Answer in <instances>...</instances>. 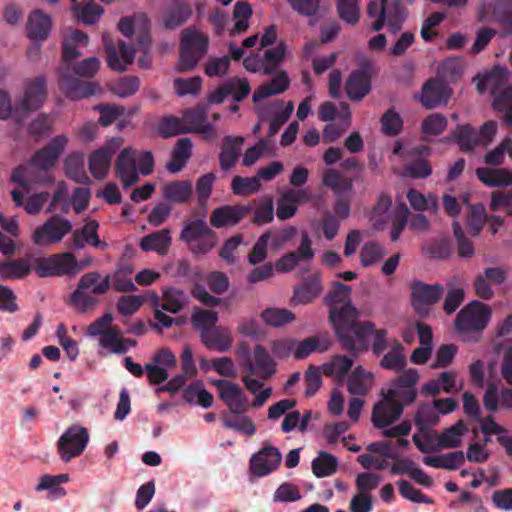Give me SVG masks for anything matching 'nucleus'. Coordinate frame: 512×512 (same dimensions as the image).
<instances>
[{
  "label": "nucleus",
  "mask_w": 512,
  "mask_h": 512,
  "mask_svg": "<svg viewBox=\"0 0 512 512\" xmlns=\"http://www.w3.org/2000/svg\"><path fill=\"white\" fill-rule=\"evenodd\" d=\"M64 168L66 175L69 179L80 183V184H88L90 183V178L86 174L84 170V162L82 154H71L69 155L64 162Z\"/></svg>",
  "instance_id": "40"
},
{
  "label": "nucleus",
  "mask_w": 512,
  "mask_h": 512,
  "mask_svg": "<svg viewBox=\"0 0 512 512\" xmlns=\"http://www.w3.org/2000/svg\"><path fill=\"white\" fill-rule=\"evenodd\" d=\"M403 346L396 342L390 351H388L380 361V366L386 370L400 372L406 367L407 361L403 354Z\"/></svg>",
  "instance_id": "43"
},
{
  "label": "nucleus",
  "mask_w": 512,
  "mask_h": 512,
  "mask_svg": "<svg viewBox=\"0 0 512 512\" xmlns=\"http://www.w3.org/2000/svg\"><path fill=\"white\" fill-rule=\"evenodd\" d=\"M214 385L217 387L220 399L231 413L242 414L249 409L248 398L238 384L227 380H216Z\"/></svg>",
  "instance_id": "12"
},
{
  "label": "nucleus",
  "mask_w": 512,
  "mask_h": 512,
  "mask_svg": "<svg viewBox=\"0 0 512 512\" xmlns=\"http://www.w3.org/2000/svg\"><path fill=\"white\" fill-rule=\"evenodd\" d=\"M31 268L40 278L69 275L76 272L77 260L70 252L57 253L34 258Z\"/></svg>",
  "instance_id": "6"
},
{
  "label": "nucleus",
  "mask_w": 512,
  "mask_h": 512,
  "mask_svg": "<svg viewBox=\"0 0 512 512\" xmlns=\"http://www.w3.org/2000/svg\"><path fill=\"white\" fill-rule=\"evenodd\" d=\"M88 442L89 434L85 427L79 424L68 427L57 441V451L60 459L69 462L80 456Z\"/></svg>",
  "instance_id": "7"
},
{
  "label": "nucleus",
  "mask_w": 512,
  "mask_h": 512,
  "mask_svg": "<svg viewBox=\"0 0 512 512\" xmlns=\"http://www.w3.org/2000/svg\"><path fill=\"white\" fill-rule=\"evenodd\" d=\"M338 16L344 22L355 25L360 19L358 0H335Z\"/></svg>",
  "instance_id": "51"
},
{
  "label": "nucleus",
  "mask_w": 512,
  "mask_h": 512,
  "mask_svg": "<svg viewBox=\"0 0 512 512\" xmlns=\"http://www.w3.org/2000/svg\"><path fill=\"white\" fill-rule=\"evenodd\" d=\"M261 317L267 325L272 327L283 326L295 319L294 313L286 308H267L262 312Z\"/></svg>",
  "instance_id": "50"
},
{
  "label": "nucleus",
  "mask_w": 512,
  "mask_h": 512,
  "mask_svg": "<svg viewBox=\"0 0 512 512\" xmlns=\"http://www.w3.org/2000/svg\"><path fill=\"white\" fill-rule=\"evenodd\" d=\"M329 348V341L320 342L316 336H311L303 341L296 343L294 357L296 359H305L315 351L324 352Z\"/></svg>",
  "instance_id": "48"
},
{
  "label": "nucleus",
  "mask_w": 512,
  "mask_h": 512,
  "mask_svg": "<svg viewBox=\"0 0 512 512\" xmlns=\"http://www.w3.org/2000/svg\"><path fill=\"white\" fill-rule=\"evenodd\" d=\"M46 81L43 76H38L29 81L21 102L22 110L26 112L38 110L46 99Z\"/></svg>",
  "instance_id": "23"
},
{
  "label": "nucleus",
  "mask_w": 512,
  "mask_h": 512,
  "mask_svg": "<svg viewBox=\"0 0 512 512\" xmlns=\"http://www.w3.org/2000/svg\"><path fill=\"white\" fill-rule=\"evenodd\" d=\"M218 319L219 315L217 311L196 308L192 313L191 323L193 327L199 331L200 335H202V331L215 326Z\"/></svg>",
  "instance_id": "52"
},
{
  "label": "nucleus",
  "mask_w": 512,
  "mask_h": 512,
  "mask_svg": "<svg viewBox=\"0 0 512 512\" xmlns=\"http://www.w3.org/2000/svg\"><path fill=\"white\" fill-rule=\"evenodd\" d=\"M450 96L449 87L438 79H429L422 87L420 102L427 109L446 104Z\"/></svg>",
  "instance_id": "20"
},
{
  "label": "nucleus",
  "mask_w": 512,
  "mask_h": 512,
  "mask_svg": "<svg viewBox=\"0 0 512 512\" xmlns=\"http://www.w3.org/2000/svg\"><path fill=\"white\" fill-rule=\"evenodd\" d=\"M59 87L66 97L72 100L86 98L94 94L93 85L74 77L69 67L59 70Z\"/></svg>",
  "instance_id": "17"
},
{
  "label": "nucleus",
  "mask_w": 512,
  "mask_h": 512,
  "mask_svg": "<svg viewBox=\"0 0 512 512\" xmlns=\"http://www.w3.org/2000/svg\"><path fill=\"white\" fill-rule=\"evenodd\" d=\"M491 310L480 301H472L463 307L456 316L455 329L460 334L481 333L488 325Z\"/></svg>",
  "instance_id": "5"
},
{
  "label": "nucleus",
  "mask_w": 512,
  "mask_h": 512,
  "mask_svg": "<svg viewBox=\"0 0 512 512\" xmlns=\"http://www.w3.org/2000/svg\"><path fill=\"white\" fill-rule=\"evenodd\" d=\"M262 187L259 177L235 176L231 181V189L235 195L249 196L257 193Z\"/></svg>",
  "instance_id": "46"
},
{
  "label": "nucleus",
  "mask_w": 512,
  "mask_h": 512,
  "mask_svg": "<svg viewBox=\"0 0 512 512\" xmlns=\"http://www.w3.org/2000/svg\"><path fill=\"white\" fill-rule=\"evenodd\" d=\"M351 287L341 282H334L332 288L325 296V302L330 306L329 319L331 320L332 309L340 310L346 304H351L350 301Z\"/></svg>",
  "instance_id": "37"
},
{
  "label": "nucleus",
  "mask_w": 512,
  "mask_h": 512,
  "mask_svg": "<svg viewBox=\"0 0 512 512\" xmlns=\"http://www.w3.org/2000/svg\"><path fill=\"white\" fill-rule=\"evenodd\" d=\"M290 85V79L286 72L282 71L273 77L270 81L260 85L255 89L252 99L259 102L267 97L285 92Z\"/></svg>",
  "instance_id": "28"
},
{
  "label": "nucleus",
  "mask_w": 512,
  "mask_h": 512,
  "mask_svg": "<svg viewBox=\"0 0 512 512\" xmlns=\"http://www.w3.org/2000/svg\"><path fill=\"white\" fill-rule=\"evenodd\" d=\"M479 93L489 90L493 96L492 106L494 109H503L505 103L512 97V86L508 84L509 72L507 68L494 66L484 75H477L474 81Z\"/></svg>",
  "instance_id": "4"
},
{
  "label": "nucleus",
  "mask_w": 512,
  "mask_h": 512,
  "mask_svg": "<svg viewBox=\"0 0 512 512\" xmlns=\"http://www.w3.org/2000/svg\"><path fill=\"white\" fill-rule=\"evenodd\" d=\"M466 433H468V426L462 419H460L454 425L444 429L441 434H438L437 432L433 434L424 433L423 437L428 442H432L437 439V449H450L459 447L462 443V437Z\"/></svg>",
  "instance_id": "19"
},
{
  "label": "nucleus",
  "mask_w": 512,
  "mask_h": 512,
  "mask_svg": "<svg viewBox=\"0 0 512 512\" xmlns=\"http://www.w3.org/2000/svg\"><path fill=\"white\" fill-rule=\"evenodd\" d=\"M113 285L117 292H132L137 290V287L129 277L117 275V273L108 274L98 285L91 291L94 295L105 294Z\"/></svg>",
  "instance_id": "35"
},
{
  "label": "nucleus",
  "mask_w": 512,
  "mask_h": 512,
  "mask_svg": "<svg viewBox=\"0 0 512 512\" xmlns=\"http://www.w3.org/2000/svg\"><path fill=\"white\" fill-rule=\"evenodd\" d=\"M229 56L209 57L204 66V72L209 77H221L226 74L230 67Z\"/></svg>",
  "instance_id": "63"
},
{
  "label": "nucleus",
  "mask_w": 512,
  "mask_h": 512,
  "mask_svg": "<svg viewBox=\"0 0 512 512\" xmlns=\"http://www.w3.org/2000/svg\"><path fill=\"white\" fill-rule=\"evenodd\" d=\"M169 229H162L144 236L140 241V248L143 251H155L159 255H165L171 244Z\"/></svg>",
  "instance_id": "34"
},
{
  "label": "nucleus",
  "mask_w": 512,
  "mask_h": 512,
  "mask_svg": "<svg viewBox=\"0 0 512 512\" xmlns=\"http://www.w3.org/2000/svg\"><path fill=\"white\" fill-rule=\"evenodd\" d=\"M323 184L330 188L335 194L348 192L353 187V180L343 177L341 173L335 169H327L323 173Z\"/></svg>",
  "instance_id": "41"
},
{
  "label": "nucleus",
  "mask_w": 512,
  "mask_h": 512,
  "mask_svg": "<svg viewBox=\"0 0 512 512\" xmlns=\"http://www.w3.org/2000/svg\"><path fill=\"white\" fill-rule=\"evenodd\" d=\"M452 251L450 240L445 238L429 240L422 247L423 255L430 259H446Z\"/></svg>",
  "instance_id": "42"
},
{
  "label": "nucleus",
  "mask_w": 512,
  "mask_h": 512,
  "mask_svg": "<svg viewBox=\"0 0 512 512\" xmlns=\"http://www.w3.org/2000/svg\"><path fill=\"white\" fill-rule=\"evenodd\" d=\"M187 129L188 126H185L183 120L176 116H165L158 123V132L163 138L189 133Z\"/></svg>",
  "instance_id": "54"
},
{
  "label": "nucleus",
  "mask_w": 512,
  "mask_h": 512,
  "mask_svg": "<svg viewBox=\"0 0 512 512\" xmlns=\"http://www.w3.org/2000/svg\"><path fill=\"white\" fill-rule=\"evenodd\" d=\"M432 173L430 163L423 158H417L404 167V175L414 179L427 178Z\"/></svg>",
  "instance_id": "61"
},
{
  "label": "nucleus",
  "mask_w": 512,
  "mask_h": 512,
  "mask_svg": "<svg viewBox=\"0 0 512 512\" xmlns=\"http://www.w3.org/2000/svg\"><path fill=\"white\" fill-rule=\"evenodd\" d=\"M254 360L247 358L245 368L262 379H269L276 373V363L268 350L262 345H256L253 350Z\"/></svg>",
  "instance_id": "16"
},
{
  "label": "nucleus",
  "mask_w": 512,
  "mask_h": 512,
  "mask_svg": "<svg viewBox=\"0 0 512 512\" xmlns=\"http://www.w3.org/2000/svg\"><path fill=\"white\" fill-rule=\"evenodd\" d=\"M384 256L383 247L377 242H367L360 251L361 264L364 267L378 263Z\"/></svg>",
  "instance_id": "60"
},
{
  "label": "nucleus",
  "mask_w": 512,
  "mask_h": 512,
  "mask_svg": "<svg viewBox=\"0 0 512 512\" xmlns=\"http://www.w3.org/2000/svg\"><path fill=\"white\" fill-rule=\"evenodd\" d=\"M373 384V375L363 369L356 367L347 380L348 392L356 396H365Z\"/></svg>",
  "instance_id": "33"
},
{
  "label": "nucleus",
  "mask_w": 512,
  "mask_h": 512,
  "mask_svg": "<svg viewBox=\"0 0 512 512\" xmlns=\"http://www.w3.org/2000/svg\"><path fill=\"white\" fill-rule=\"evenodd\" d=\"M202 78L194 76L191 78H176L174 80V88L176 94L180 97L185 95H198L202 88Z\"/></svg>",
  "instance_id": "59"
},
{
  "label": "nucleus",
  "mask_w": 512,
  "mask_h": 512,
  "mask_svg": "<svg viewBox=\"0 0 512 512\" xmlns=\"http://www.w3.org/2000/svg\"><path fill=\"white\" fill-rule=\"evenodd\" d=\"M282 460L279 450L271 445L264 446L250 459L251 472L259 477L266 476L278 468Z\"/></svg>",
  "instance_id": "15"
},
{
  "label": "nucleus",
  "mask_w": 512,
  "mask_h": 512,
  "mask_svg": "<svg viewBox=\"0 0 512 512\" xmlns=\"http://www.w3.org/2000/svg\"><path fill=\"white\" fill-rule=\"evenodd\" d=\"M145 298L140 295H124L118 299L116 308L123 316L135 314L144 304Z\"/></svg>",
  "instance_id": "62"
},
{
  "label": "nucleus",
  "mask_w": 512,
  "mask_h": 512,
  "mask_svg": "<svg viewBox=\"0 0 512 512\" xmlns=\"http://www.w3.org/2000/svg\"><path fill=\"white\" fill-rule=\"evenodd\" d=\"M476 176L489 187H502L512 185V171L507 168H477Z\"/></svg>",
  "instance_id": "32"
},
{
  "label": "nucleus",
  "mask_w": 512,
  "mask_h": 512,
  "mask_svg": "<svg viewBox=\"0 0 512 512\" xmlns=\"http://www.w3.org/2000/svg\"><path fill=\"white\" fill-rule=\"evenodd\" d=\"M72 10L83 23L88 25L96 23L103 14V8L93 1L84 5L75 4Z\"/></svg>",
  "instance_id": "55"
},
{
  "label": "nucleus",
  "mask_w": 512,
  "mask_h": 512,
  "mask_svg": "<svg viewBox=\"0 0 512 512\" xmlns=\"http://www.w3.org/2000/svg\"><path fill=\"white\" fill-rule=\"evenodd\" d=\"M192 13V7L187 0H173L163 14V26L168 30H174L185 24Z\"/></svg>",
  "instance_id": "24"
},
{
  "label": "nucleus",
  "mask_w": 512,
  "mask_h": 512,
  "mask_svg": "<svg viewBox=\"0 0 512 512\" xmlns=\"http://www.w3.org/2000/svg\"><path fill=\"white\" fill-rule=\"evenodd\" d=\"M118 148V140L112 139L89 156V170L95 178L102 179L106 177L112 156Z\"/></svg>",
  "instance_id": "18"
},
{
  "label": "nucleus",
  "mask_w": 512,
  "mask_h": 512,
  "mask_svg": "<svg viewBox=\"0 0 512 512\" xmlns=\"http://www.w3.org/2000/svg\"><path fill=\"white\" fill-rule=\"evenodd\" d=\"M192 195V185L189 181H173L163 187V196L174 203H186Z\"/></svg>",
  "instance_id": "38"
},
{
  "label": "nucleus",
  "mask_w": 512,
  "mask_h": 512,
  "mask_svg": "<svg viewBox=\"0 0 512 512\" xmlns=\"http://www.w3.org/2000/svg\"><path fill=\"white\" fill-rule=\"evenodd\" d=\"M358 315L357 309L350 304H346L339 311L332 309L331 323L337 340L343 349L358 357L360 352L368 349L369 338L373 336L372 352L380 355L388 347L387 330H376L370 321H357Z\"/></svg>",
  "instance_id": "1"
},
{
  "label": "nucleus",
  "mask_w": 512,
  "mask_h": 512,
  "mask_svg": "<svg viewBox=\"0 0 512 512\" xmlns=\"http://www.w3.org/2000/svg\"><path fill=\"white\" fill-rule=\"evenodd\" d=\"M493 16L501 24L504 34L512 33V0H497Z\"/></svg>",
  "instance_id": "49"
},
{
  "label": "nucleus",
  "mask_w": 512,
  "mask_h": 512,
  "mask_svg": "<svg viewBox=\"0 0 512 512\" xmlns=\"http://www.w3.org/2000/svg\"><path fill=\"white\" fill-rule=\"evenodd\" d=\"M52 27V21L48 14L40 9L32 11L28 16L26 32L28 38L34 41L47 39Z\"/></svg>",
  "instance_id": "25"
},
{
  "label": "nucleus",
  "mask_w": 512,
  "mask_h": 512,
  "mask_svg": "<svg viewBox=\"0 0 512 512\" xmlns=\"http://www.w3.org/2000/svg\"><path fill=\"white\" fill-rule=\"evenodd\" d=\"M487 213L482 203L470 205L469 214L466 216V226L473 236H478L487 222Z\"/></svg>",
  "instance_id": "47"
},
{
  "label": "nucleus",
  "mask_w": 512,
  "mask_h": 512,
  "mask_svg": "<svg viewBox=\"0 0 512 512\" xmlns=\"http://www.w3.org/2000/svg\"><path fill=\"white\" fill-rule=\"evenodd\" d=\"M440 421L438 412L434 407L422 405L415 415V424L421 432H426Z\"/></svg>",
  "instance_id": "56"
},
{
  "label": "nucleus",
  "mask_w": 512,
  "mask_h": 512,
  "mask_svg": "<svg viewBox=\"0 0 512 512\" xmlns=\"http://www.w3.org/2000/svg\"><path fill=\"white\" fill-rule=\"evenodd\" d=\"M67 142L68 138L65 135L54 137L45 147L33 154L30 164L38 170L47 172L55 166Z\"/></svg>",
  "instance_id": "13"
},
{
  "label": "nucleus",
  "mask_w": 512,
  "mask_h": 512,
  "mask_svg": "<svg viewBox=\"0 0 512 512\" xmlns=\"http://www.w3.org/2000/svg\"><path fill=\"white\" fill-rule=\"evenodd\" d=\"M354 356L334 355L331 360L322 365V372L327 377L336 376L338 381H342L352 368Z\"/></svg>",
  "instance_id": "36"
},
{
  "label": "nucleus",
  "mask_w": 512,
  "mask_h": 512,
  "mask_svg": "<svg viewBox=\"0 0 512 512\" xmlns=\"http://www.w3.org/2000/svg\"><path fill=\"white\" fill-rule=\"evenodd\" d=\"M202 344L210 349L217 352H227L232 347L233 338L231 331L224 326H213L209 329H204L202 335H200Z\"/></svg>",
  "instance_id": "21"
},
{
  "label": "nucleus",
  "mask_w": 512,
  "mask_h": 512,
  "mask_svg": "<svg viewBox=\"0 0 512 512\" xmlns=\"http://www.w3.org/2000/svg\"><path fill=\"white\" fill-rule=\"evenodd\" d=\"M252 210V205H223L211 212L210 224L217 229L235 226L250 214Z\"/></svg>",
  "instance_id": "14"
},
{
  "label": "nucleus",
  "mask_w": 512,
  "mask_h": 512,
  "mask_svg": "<svg viewBox=\"0 0 512 512\" xmlns=\"http://www.w3.org/2000/svg\"><path fill=\"white\" fill-rule=\"evenodd\" d=\"M99 344L102 348L110 349L112 353L124 354L128 350L125 341L120 337V331L117 327L111 328L99 338Z\"/></svg>",
  "instance_id": "53"
},
{
  "label": "nucleus",
  "mask_w": 512,
  "mask_h": 512,
  "mask_svg": "<svg viewBox=\"0 0 512 512\" xmlns=\"http://www.w3.org/2000/svg\"><path fill=\"white\" fill-rule=\"evenodd\" d=\"M208 45L209 37L205 33L194 27L182 30L177 70L181 73L193 71L207 54Z\"/></svg>",
  "instance_id": "3"
},
{
  "label": "nucleus",
  "mask_w": 512,
  "mask_h": 512,
  "mask_svg": "<svg viewBox=\"0 0 512 512\" xmlns=\"http://www.w3.org/2000/svg\"><path fill=\"white\" fill-rule=\"evenodd\" d=\"M410 289L412 307L420 317H427L431 307L441 299L444 293L443 285L427 284L421 280L412 281Z\"/></svg>",
  "instance_id": "8"
},
{
  "label": "nucleus",
  "mask_w": 512,
  "mask_h": 512,
  "mask_svg": "<svg viewBox=\"0 0 512 512\" xmlns=\"http://www.w3.org/2000/svg\"><path fill=\"white\" fill-rule=\"evenodd\" d=\"M380 123L385 135L397 136L402 131L403 120L393 107L382 115Z\"/></svg>",
  "instance_id": "57"
},
{
  "label": "nucleus",
  "mask_w": 512,
  "mask_h": 512,
  "mask_svg": "<svg viewBox=\"0 0 512 512\" xmlns=\"http://www.w3.org/2000/svg\"><path fill=\"white\" fill-rule=\"evenodd\" d=\"M184 302L185 294L181 290L170 288L163 294L161 308L164 311L176 314L183 309Z\"/></svg>",
  "instance_id": "58"
},
{
  "label": "nucleus",
  "mask_w": 512,
  "mask_h": 512,
  "mask_svg": "<svg viewBox=\"0 0 512 512\" xmlns=\"http://www.w3.org/2000/svg\"><path fill=\"white\" fill-rule=\"evenodd\" d=\"M244 137L242 136H225L222 141L221 152L219 155L220 167L224 171H228L238 161L241 154Z\"/></svg>",
  "instance_id": "26"
},
{
  "label": "nucleus",
  "mask_w": 512,
  "mask_h": 512,
  "mask_svg": "<svg viewBox=\"0 0 512 512\" xmlns=\"http://www.w3.org/2000/svg\"><path fill=\"white\" fill-rule=\"evenodd\" d=\"M416 397V389H408L391 383L387 393L373 407V425L378 429L386 428L400 418L404 406L412 404Z\"/></svg>",
  "instance_id": "2"
},
{
  "label": "nucleus",
  "mask_w": 512,
  "mask_h": 512,
  "mask_svg": "<svg viewBox=\"0 0 512 512\" xmlns=\"http://www.w3.org/2000/svg\"><path fill=\"white\" fill-rule=\"evenodd\" d=\"M490 209L492 211L504 209L509 216H512V188L507 192L493 191L491 193Z\"/></svg>",
  "instance_id": "64"
},
{
  "label": "nucleus",
  "mask_w": 512,
  "mask_h": 512,
  "mask_svg": "<svg viewBox=\"0 0 512 512\" xmlns=\"http://www.w3.org/2000/svg\"><path fill=\"white\" fill-rule=\"evenodd\" d=\"M31 270L29 258L3 261L0 263V279L5 281L23 279L30 274Z\"/></svg>",
  "instance_id": "31"
},
{
  "label": "nucleus",
  "mask_w": 512,
  "mask_h": 512,
  "mask_svg": "<svg viewBox=\"0 0 512 512\" xmlns=\"http://www.w3.org/2000/svg\"><path fill=\"white\" fill-rule=\"evenodd\" d=\"M192 141L189 138H180L171 154V160L167 163L166 168L170 173H178L186 165L192 153Z\"/></svg>",
  "instance_id": "29"
},
{
  "label": "nucleus",
  "mask_w": 512,
  "mask_h": 512,
  "mask_svg": "<svg viewBox=\"0 0 512 512\" xmlns=\"http://www.w3.org/2000/svg\"><path fill=\"white\" fill-rule=\"evenodd\" d=\"M88 42V35L77 29L72 30L71 33L64 38L62 43V60L67 67L82 55L78 49L79 46H87Z\"/></svg>",
  "instance_id": "27"
},
{
  "label": "nucleus",
  "mask_w": 512,
  "mask_h": 512,
  "mask_svg": "<svg viewBox=\"0 0 512 512\" xmlns=\"http://www.w3.org/2000/svg\"><path fill=\"white\" fill-rule=\"evenodd\" d=\"M115 171L124 187H130L138 182L136 158L131 148H125L120 152L115 162Z\"/></svg>",
  "instance_id": "22"
},
{
  "label": "nucleus",
  "mask_w": 512,
  "mask_h": 512,
  "mask_svg": "<svg viewBox=\"0 0 512 512\" xmlns=\"http://www.w3.org/2000/svg\"><path fill=\"white\" fill-rule=\"evenodd\" d=\"M372 64L366 60L360 69L352 71L345 83L347 97L352 101L362 100L371 90Z\"/></svg>",
  "instance_id": "11"
},
{
  "label": "nucleus",
  "mask_w": 512,
  "mask_h": 512,
  "mask_svg": "<svg viewBox=\"0 0 512 512\" xmlns=\"http://www.w3.org/2000/svg\"><path fill=\"white\" fill-rule=\"evenodd\" d=\"M215 233L208 227L207 223L203 219H197L185 223L181 234L180 240L186 243H192L199 238L214 236Z\"/></svg>",
  "instance_id": "39"
},
{
  "label": "nucleus",
  "mask_w": 512,
  "mask_h": 512,
  "mask_svg": "<svg viewBox=\"0 0 512 512\" xmlns=\"http://www.w3.org/2000/svg\"><path fill=\"white\" fill-rule=\"evenodd\" d=\"M71 231L72 223L68 219L56 214L34 230L32 241L37 246L47 247L59 243Z\"/></svg>",
  "instance_id": "9"
},
{
  "label": "nucleus",
  "mask_w": 512,
  "mask_h": 512,
  "mask_svg": "<svg viewBox=\"0 0 512 512\" xmlns=\"http://www.w3.org/2000/svg\"><path fill=\"white\" fill-rule=\"evenodd\" d=\"M453 137L463 152L472 151L480 143L479 135L470 125H459L453 132Z\"/></svg>",
  "instance_id": "44"
},
{
  "label": "nucleus",
  "mask_w": 512,
  "mask_h": 512,
  "mask_svg": "<svg viewBox=\"0 0 512 512\" xmlns=\"http://www.w3.org/2000/svg\"><path fill=\"white\" fill-rule=\"evenodd\" d=\"M104 49L107 56L108 67L114 71L123 72L127 65L131 64L135 57L133 46L126 44L124 41H118L119 53L123 63L120 61L115 42L110 34L104 33L102 36Z\"/></svg>",
  "instance_id": "10"
},
{
  "label": "nucleus",
  "mask_w": 512,
  "mask_h": 512,
  "mask_svg": "<svg viewBox=\"0 0 512 512\" xmlns=\"http://www.w3.org/2000/svg\"><path fill=\"white\" fill-rule=\"evenodd\" d=\"M323 287L320 277L312 275L308 277L300 286L294 289L292 301L295 304H307L312 302L320 293Z\"/></svg>",
  "instance_id": "30"
},
{
  "label": "nucleus",
  "mask_w": 512,
  "mask_h": 512,
  "mask_svg": "<svg viewBox=\"0 0 512 512\" xmlns=\"http://www.w3.org/2000/svg\"><path fill=\"white\" fill-rule=\"evenodd\" d=\"M337 467V458L327 452H320L318 457L312 461V471L318 478H323L334 474L337 470Z\"/></svg>",
  "instance_id": "45"
}]
</instances>
